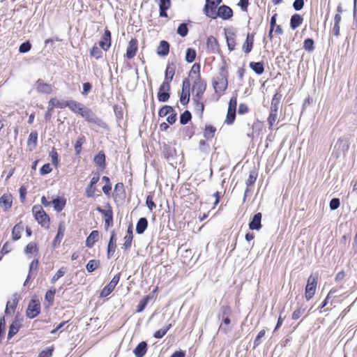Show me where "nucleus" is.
<instances>
[{"instance_id": "obj_1", "label": "nucleus", "mask_w": 357, "mask_h": 357, "mask_svg": "<svg viewBox=\"0 0 357 357\" xmlns=\"http://www.w3.org/2000/svg\"><path fill=\"white\" fill-rule=\"evenodd\" d=\"M232 310L229 305H222L218 314V320L221 321L219 326V331L227 334L231 331L230 326Z\"/></svg>"}, {"instance_id": "obj_2", "label": "nucleus", "mask_w": 357, "mask_h": 357, "mask_svg": "<svg viewBox=\"0 0 357 357\" xmlns=\"http://www.w3.org/2000/svg\"><path fill=\"white\" fill-rule=\"evenodd\" d=\"M228 86L227 70L225 62L220 68L218 75L213 80V86L215 93L224 92Z\"/></svg>"}, {"instance_id": "obj_3", "label": "nucleus", "mask_w": 357, "mask_h": 357, "mask_svg": "<svg viewBox=\"0 0 357 357\" xmlns=\"http://www.w3.org/2000/svg\"><path fill=\"white\" fill-rule=\"evenodd\" d=\"M282 96L280 92H277L271 100L270 114L267 119L270 128L273 126L278 119V112Z\"/></svg>"}, {"instance_id": "obj_4", "label": "nucleus", "mask_w": 357, "mask_h": 357, "mask_svg": "<svg viewBox=\"0 0 357 357\" xmlns=\"http://www.w3.org/2000/svg\"><path fill=\"white\" fill-rule=\"evenodd\" d=\"M32 212L35 220L43 227L48 229L50 227V217L43 210L41 205L36 204L32 208Z\"/></svg>"}, {"instance_id": "obj_5", "label": "nucleus", "mask_w": 357, "mask_h": 357, "mask_svg": "<svg viewBox=\"0 0 357 357\" xmlns=\"http://www.w3.org/2000/svg\"><path fill=\"white\" fill-rule=\"evenodd\" d=\"M89 123H93L100 128H107V123L99 118L90 108L85 107L80 115Z\"/></svg>"}, {"instance_id": "obj_6", "label": "nucleus", "mask_w": 357, "mask_h": 357, "mask_svg": "<svg viewBox=\"0 0 357 357\" xmlns=\"http://www.w3.org/2000/svg\"><path fill=\"white\" fill-rule=\"evenodd\" d=\"M206 89V82L199 77L196 78L192 84V91H195V93H193L192 96V101L204 100V93Z\"/></svg>"}, {"instance_id": "obj_7", "label": "nucleus", "mask_w": 357, "mask_h": 357, "mask_svg": "<svg viewBox=\"0 0 357 357\" xmlns=\"http://www.w3.org/2000/svg\"><path fill=\"white\" fill-rule=\"evenodd\" d=\"M105 207L106 208H102L98 206L96 207V211L102 215L105 222V229L108 230L109 228L114 225L113 211L109 203H107Z\"/></svg>"}, {"instance_id": "obj_8", "label": "nucleus", "mask_w": 357, "mask_h": 357, "mask_svg": "<svg viewBox=\"0 0 357 357\" xmlns=\"http://www.w3.org/2000/svg\"><path fill=\"white\" fill-rule=\"evenodd\" d=\"M233 10L227 5H221L218 7L217 11L215 13L211 18L216 19L218 17H220L223 20H230L233 17Z\"/></svg>"}, {"instance_id": "obj_9", "label": "nucleus", "mask_w": 357, "mask_h": 357, "mask_svg": "<svg viewBox=\"0 0 357 357\" xmlns=\"http://www.w3.org/2000/svg\"><path fill=\"white\" fill-rule=\"evenodd\" d=\"M317 284V278L313 275H310L307 281L305 289V296L307 301L310 300L315 294Z\"/></svg>"}, {"instance_id": "obj_10", "label": "nucleus", "mask_w": 357, "mask_h": 357, "mask_svg": "<svg viewBox=\"0 0 357 357\" xmlns=\"http://www.w3.org/2000/svg\"><path fill=\"white\" fill-rule=\"evenodd\" d=\"M222 0H206V3L203 8L204 14L208 17H211L218 8V6Z\"/></svg>"}, {"instance_id": "obj_11", "label": "nucleus", "mask_w": 357, "mask_h": 357, "mask_svg": "<svg viewBox=\"0 0 357 357\" xmlns=\"http://www.w3.org/2000/svg\"><path fill=\"white\" fill-rule=\"evenodd\" d=\"M40 312V303L39 301L32 298L27 307L26 315L29 319L36 317Z\"/></svg>"}, {"instance_id": "obj_12", "label": "nucleus", "mask_w": 357, "mask_h": 357, "mask_svg": "<svg viewBox=\"0 0 357 357\" xmlns=\"http://www.w3.org/2000/svg\"><path fill=\"white\" fill-rule=\"evenodd\" d=\"M171 86L167 82H163L159 87L158 92V100L160 102H167L170 98Z\"/></svg>"}, {"instance_id": "obj_13", "label": "nucleus", "mask_w": 357, "mask_h": 357, "mask_svg": "<svg viewBox=\"0 0 357 357\" xmlns=\"http://www.w3.org/2000/svg\"><path fill=\"white\" fill-rule=\"evenodd\" d=\"M120 276H121V274L119 273L113 277V278L109 282V283L107 284L103 288V289L101 291V292H100L101 297H106V296H109L112 292V291L114 290V289L115 288V287L119 282Z\"/></svg>"}, {"instance_id": "obj_14", "label": "nucleus", "mask_w": 357, "mask_h": 357, "mask_svg": "<svg viewBox=\"0 0 357 357\" xmlns=\"http://www.w3.org/2000/svg\"><path fill=\"white\" fill-rule=\"evenodd\" d=\"M100 180V174L98 172L96 173L94 176L91 179L89 184L87 185L85 190L86 197L88 198H91L94 197L95 192L96 191V185Z\"/></svg>"}, {"instance_id": "obj_15", "label": "nucleus", "mask_w": 357, "mask_h": 357, "mask_svg": "<svg viewBox=\"0 0 357 357\" xmlns=\"http://www.w3.org/2000/svg\"><path fill=\"white\" fill-rule=\"evenodd\" d=\"M66 231V227L64 222L61 221L59 222L58 226V230L57 234L56 236L54 237V239L52 241V246L54 249L57 248L60 246V243L61 242V240L63 239L64 236Z\"/></svg>"}, {"instance_id": "obj_16", "label": "nucleus", "mask_w": 357, "mask_h": 357, "mask_svg": "<svg viewBox=\"0 0 357 357\" xmlns=\"http://www.w3.org/2000/svg\"><path fill=\"white\" fill-rule=\"evenodd\" d=\"M112 44V33L108 29H105L99 42V45L104 51H107Z\"/></svg>"}, {"instance_id": "obj_17", "label": "nucleus", "mask_w": 357, "mask_h": 357, "mask_svg": "<svg viewBox=\"0 0 357 357\" xmlns=\"http://www.w3.org/2000/svg\"><path fill=\"white\" fill-rule=\"evenodd\" d=\"M116 248V234L115 230L110 232V238L107 245V257L110 259L114 255Z\"/></svg>"}, {"instance_id": "obj_18", "label": "nucleus", "mask_w": 357, "mask_h": 357, "mask_svg": "<svg viewBox=\"0 0 357 357\" xmlns=\"http://www.w3.org/2000/svg\"><path fill=\"white\" fill-rule=\"evenodd\" d=\"M114 200L116 202L122 201L126 198V192L124 189V185L123 183H117L114 186L113 193Z\"/></svg>"}, {"instance_id": "obj_19", "label": "nucleus", "mask_w": 357, "mask_h": 357, "mask_svg": "<svg viewBox=\"0 0 357 357\" xmlns=\"http://www.w3.org/2000/svg\"><path fill=\"white\" fill-rule=\"evenodd\" d=\"M138 49V41L136 38H132L128 43L126 50V56L128 59H132L137 53Z\"/></svg>"}, {"instance_id": "obj_20", "label": "nucleus", "mask_w": 357, "mask_h": 357, "mask_svg": "<svg viewBox=\"0 0 357 357\" xmlns=\"http://www.w3.org/2000/svg\"><path fill=\"white\" fill-rule=\"evenodd\" d=\"M261 218H262V214L261 213L259 212L255 213L252 218L251 219L250 222H249V229L251 230H257L259 231L261 229L262 225H261Z\"/></svg>"}, {"instance_id": "obj_21", "label": "nucleus", "mask_w": 357, "mask_h": 357, "mask_svg": "<svg viewBox=\"0 0 357 357\" xmlns=\"http://www.w3.org/2000/svg\"><path fill=\"white\" fill-rule=\"evenodd\" d=\"M36 89L39 93L50 94L52 92V86L51 84L43 82L40 79L36 82Z\"/></svg>"}, {"instance_id": "obj_22", "label": "nucleus", "mask_w": 357, "mask_h": 357, "mask_svg": "<svg viewBox=\"0 0 357 357\" xmlns=\"http://www.w3.org/2000/svg\"><path fill=\"white\" fill-rule=\"evenodd\" d=\"M85 105L81 102H79L74 100H68V107L74 113L78 114L81 115L84 109L85 108Z\"/></svg>"}, {"instance_id": "obj_23", "label": "nucleus", "mask_w": 357, "mask_h": 357, "mask_svg": "<svg viewBox=\"0 0 357 357\" xmlns=\"http://www.w3.org/2000/svg\"><path fill=\"white\" fill-rule=\"evenodd\" d=\"M148 349V344L145 341L139 342L133 350V354L136 357H144Z\"/></svg>"}, {"instance_id": "obj_24", "label": "nucleus", "mask_w": 357, "mask_h": 357, "mask_svg": "<svg viewBox=\"0 0 357 357\" xmlns=\"http://www.w3.org/2000/svg\"><path fill=\"white\" fill-rule=\"evenodd\" d=\"M176 66L174 63H169L167 66L164 82H167L169 84L172 81L175 75Z\"/></svg>"}, {"instance_id": "obj_25", "label": "nucleus", "mask_w": 357, "mask_h": 357, "mask_svg": "<svg viewBox=\"0 0 357 357\" xmlns=\"http://www.w3.org/2000/svg\"><path fill=\"white\" fill-rule=\"evenodd\" d=\"M169 47H170V45H169V43L165 40H162L160 42V44L157 48V54L158 55L160 56H165L167 55H168L169 52Z\"/></svg>"}, {"instance_id": "obj_26", "label": "nucleus", "mask_w": 357, "mask_h": 357, "mask_svg": "<svg viewBox=\"0 0 357 357\" xmlns=\"http://www.w3.org/2000/svg\"><path fill=\"white\" fill-rule=\"evenodd\" d=\"M0 204L3 206L4 211H7L12 207L13 197L10 194H3L0 198Z\"/></svg>"}, {"instance_id": "obj_27", "label": "nucleus", "mask_w": 357, "mask_h": 357, "mask_svg": "<svg viewBox=\"0 0 357 357\" xmlns=\"http://www.w3.org/2000/svg\"><path fill=\"white\" fill-rule=\"evenodd\" d=\"M54 208L57 212H61L66 204V199L63 197L58 196L52 201Z\"/></svg>"}, {"instance_id": "obj_28", "label": "nucleus", "mask_w": 357, "mask_h": 357, "mask_svg": "<svg viewBox=\"0 0 357 357\" xmlns=\"http://www.w3.org/2000/svg\"><path fill=\"white\" fill-rule=\"evenodd\" d=\"M176 150L174 148L165 144L162 149V155L167 161H171L174 159Z\"/></svg>"}, {"instance_id": "obj_29", "label": "nucleus", "mask_w": 357, "mask_h": 357, "mask_svg": "<svg viewBox=\"0 0 357 357\" xmlns=\"http://www.w3.org/2000/svg\"><path fill=\"white\" fill-rule=\"evenodd\" d=\"M254 36L249 33L247 35L246 40L243 45L242 50L245 54L250 53L253 47Z\"/></svg>"}, {"instance_id": "obj_30", "label": "nucleus", "mask_w": 357, "mask_h": 357, "mask_svg": "<svg viewBox=\"0 0 357 357\" xmlns=\"http://www.w3.org/2000/svg\"><path fill=\"white\" fill-rule=\"evenodd\" d=\"M99 232L98 230H93L88 236L86 240V246L91 248L93 247L95 243L98 241Z\"/></svg>"}, {"instance_id": "obj_31", "label": "nucleus", "mask_w": 357, "mask_h": 357, "mask_svg": "<svg viewBox=\"0 0 357 357\" xmlns=\"http://www.w3.org/2000/svg\"><path fill=\"white\" fill-rule=\"evenodd\" d=\"M225 38L227 41V45L228 47V49L230 52L234 50L235 46H236V40H235V33L234 32H229V33H227V30H225Z\"/></svg>"}, {"instance_id": "obj_32", "label": "nucleus", "mask_w": 357, "mask_h": 357, "mask_svg": "<svg viewBox=\"0 0 357 357\" xmlns=\"http://www.w3.org/2000/svg\"><path fill=\"white\" fill-rule=\"evenodd\" d=\"M303 22V18L300 14H294L290 19V27L295 30Z\"/></svg>"}, {"instance_id": "obj_33", "label": "nucleus", "mask_w": 357, "mask_h": 357, "mask_svg": "<svg viewBox=\"0 0 357 357\" xmlns=\"http://www.w3.org/2000/svg\"><path fill=\"white\" fill-rule=\"evenodd\" d=\"M148 227V220L146 218H140L136 225V232L142 234Z\"/></svg>"}, {"instance_id": "obj_34", "label": "nucleus", "mask_w": 357, "mask_h": 357, "mask_svg": "<svg viewBox=\"0 0 357 357\" xmlns=\"http://www.w3.org/2000/svg\"><path fill=\"white\" fill-rule=\"evenodd\" d=\"M250 68L257 74L261 75L264 72V62H254L251 61L249 64Z\"/></svg>"}, {"instance_id": "obj_35", "label": "nucleus", "mask_w": 357, "mask_h": 357, "mask_svg": "<svg viewBox=\"0 0 357 357\" xmlns=\"http://www.w3.org/2000/svg\"><path fill=\"white\" fill-rule=\"evenodd\" d=\"M21 324L18 321L15 320L12 322V324L9 326V331L8 333V339L10 340L12 338L15 334L17 333L20 328Z\"/></svg>"}, {"instance_id": "obj_36", "label": "nucleus", "mask_w": 357, "mask_h": 357, "mask_svg": "<svg viewBox=\"0 0 357 357\" xmlns=\"http://www.w3.org/2000/svg\"><path fill=\"white\" fill-rule=\"evenodd\" d=\"M105 154L103 151H100L93 159L94 162L96 165L100 167L101 168H105L106 162H105Z\"/></svg>"}, {"instance_id": "obj_37", "label": "nucleus", "mask_w": 357, "mask_h": 357, "mask_svg": "<svg viewBox=\"0 0 357 357\" xmlns=\"http://www.w3.org/2000/svg\"><path fill=\"white\" fill-rule=\"evenodd\" d=\"M24 227L21 222L16 224L12 230V238L13 241H18L21 238V232L23 231Z\"/></svg>"}, {"instance_id": "obj_38", "label": "nucleus", "mask_w": 357, "mask_h": 357, "mask_svg": "<svg viewBox=\"0 0 357 357\" xmlns=\"http://www.w3.org/2000/svg\"><path fill=\"white\" fill-rule=\"evenodd\" d=\"M151 298V296L150 295H147L145 296L142 299H141L137 306L136 312L140 313L143 312Z\"/></svg>"}, {"instance_id": "obj_39", "label": "nucleus", "mask_w": 357, "mask_h": 357, "mask_svg": "<svg viewBox=\"0 0 357 357\" xmlns=\"http://www.w3.org/2000/svg\"><path fill=\"white\" fill-rule=\"evenodd\" d=\"M17 303L18 300L16 298L13 300V302H10V301L7 302L4 312L6 316L11 314V310L13 312H15L17 305Z\"/></svg>"}, {"instance_id": "obj_40", "label": "nucleus", "mask_w": 357, "mask_h": 357, "mask_svg": "<svg viewBox=\"0 0 357 357\" xmlns=\"http://www.w3.org/2000/svg\"><path fill=\"white\" fill-rule=\"evenodd\" d=\"M216 131V128L212 125H206L204 131V137L207 139H212Z\"/></svg>"}, {"instance_id": "obj_41", "label": "nucleus", "mask_w": 357, "mask_h": 357, "mask_svg": "<svg viewBox=\"0 0 357 357\" xmlns=\"http://www.w3.org/2000/svg\"><path fill=\"white\" fill-rule=\"evenodd\" d=\"M218 40L214 36H210L207 38L206 47L208 50L214 52L218 47Z\"/></svg>"}, {"instance_id": "obj_42", "label": "nucleus", "mask_w": 357, "mask_h": 357, "mask_svg": "<svg viewBox=\"0 0 357 357\" xmlns=\"http://www.w3.org/2000/svg\"><path fill=\"white\" fill-rule=\"evenodd\" d=\"M192 102L195 105V112L199 116L200 118H202L205 107L204 100H199L198 101H192Z\"/></svg>"}, {"instance_id": "obj_43", "label": "nucleus", "mask_w": 357, "mask_h": 357, "mask_svg": "<svg viewBox=\"0 0 357 357\" xmlns=\"http://www.w3.org/2000/svg\"><path fill=\"white\" fill-rule=\"evenodd\" d=\"M51 106L63 109L65 107H68V100H59L56 98H51Z\"/></svg>"}, {"instance_id": "obj_44", "label": "nucleus", "mask_w": 357, "mask_h": 357, "mask_svg": "<svg viewBox=\"0 0 357 357\" xmlns=\"http://www.w3.org/2000/svg\"><path fill=\"white\" fill-rule=\"evenodd\" d=\"M192 119V114L189 110H185L181 114L179 117L180 123L181 125H186Z\"/></svg>"}, {"instance_id": "obj_45", "label": "nucleus", "mask_w": 357, "mask_h": 357, "mask_svg": "<svg viewBox=\"0 0 357 357\" xmlns=\"http://www.w3.org/2000/svg\"><path fill=\"white\" fill-rule=\"evenodd\" d=\"M196 55H197V53H196V51L195 49L191 48V47L187 48L186 52H185L186 62H188L189 63H192L195 60Z\"/></svg>"}, {"instance_id": "obj_46", "label": "nucleus", "mask_w": 357, "mask_h": 357, "mask_svg": "<svg viewBox=\"0 0 357 357\" xmlns=\"http://www.w3.org/2000/svg\"><path fill=\"white\" fill-rule=\"evenodd\" d=\"M100 266V261L96 259H91L89 261L86 266V268L89 273H92L96 271Z\"/></svg>"}, {"instance_id": "obj_47", "label": "nucleus", "mask_w": 357, "mask_h": 357, "mask_svg": "<svg viewBox=\"0 0 357 357\" xmlns=\"http://www.w3.org/2000/svg\"><path fill=\"white\" fill-rule=\"evenodd\" d=\"M236 115V110H231V109H227V116H226V119L225 121V123H226L227 125H231L235 121Z\"/></svg>"}, {"instance_id": "obj_48", "label": "nucleus", "mask_w": 357, "mask_h": 357, "mask_svg": "<svg viewBox=\"0 0 357 357\" xmlns=\"http://www.w3.org/2000/svg\"><path fill=\"white\" fill-rule=\"evenodd\" d=\"M172 324H168L167 326L160 328V330L155 331L153 334V337L156 339H160L163 337L167 331L172 328Z\"/></svg>"}, {"instance_id": "obj_49", "label": "nucleus", "mask_w": 357, "mask_h": 357, "mask_svg": "<svg viewBox=\"0 0 357 357\" xmlns=\"http://www.w3.org/2000/svg\"><path fill=\"white\" fill-rule=\"evenodd\" d=\"M258 172L257 170L253 169L250 172L248 178L245 181V184L248 187H250V185H253L257 178Z\"/></svg>"}, {"instance_id": "obj_50", "label": "nucleus", "mask_w": 357, "mask_h": 357, "mask_svg": "<svg viewBox=\"0 0 357 357\" xmlns=\"http://www.w3.org/2000/svg\"><path fill=\"white\" fill-rule=\"evenodd\" d=\"M103 52L101 49L97 47L96 45H93L90 50V56L95 57L96 59H99L102 57Z\"/></svg>"}, {"instance_id": "obj_51", "label": "nucleus", "mask_w": 357, "mask_h": 357, "mask_svg": "<svg viewBox=\"0 0 357 357\" xmlns=\"http://www.w3.org/2000/svg\"><path fill=\"white\" fill-rule=\"evenodd\" d=\"M56 294V289L54 288H51L48 289L45 295V299L47 301L50 305H52L54 301V296Z\"/></svg>"}, {"instance_id": "obj_52", "label": "nucleus", "mask_w": 357, "mask_h": 357, "mask_svg": "<svg viewBox=\"0 0 357 357\" xmlns=\"http://www.w3.org/2000/svg\"><path fill=\"white\" fill-rule=\"evenodd\" d=\"M174 108L170 106V105H164L162 106L159 112H158V116L160 117H165L166 116L167 114H171L172 112H174Z\"/></svg>"}, {"instance_id": "obj_53", "label": "nucleus", "mask_w": 357, "mask_h": 357, "mask_svg": "<svg viewBox=\"0 0 357 357\" xmlns=\"http://www.w3.org/2000/svg\"><path fill=\"white\" fill-rule=\"evenodd\" d=\"M85 142V137L84 135H81L77 139L75 144V150L76 155H79L82 151V146Z\"/></svg>"}, {"instance_id": "obj_54", "label": "nucleus", "mask_w": 357, "mask_h": 357, "mask_svg": "<svg viewBox=\"0 0 357 357\" xmlns=\"http://www.w3.org/2000/svg\"><path fill=\"white\" fill-rule=\"evenodd\" d=\"M38 248L36 243L33 242L29 243L24 248V253L26 255L32 254L33 252H38Z\"/></svg>"}, {"instance_id": "obj_55", "label": "nucleus", "mask_w": 357, "mask_h": 357, "mask_svg": "<svg viewBox=\"0 0 357 357\" xmlns=\"http://www.w3.org/2000/svg\"><path fill=\"white\" fill-rule=\"evenodd\" d=\"M177 33L181 37H185L188 33V24L183 22L177 28Z\"/></svg>"}, {"instance_id": "obj_56", "label": "nucleus", "mask_w": 357, "mask_h": 357, "mask_svg": "<svg viewBox=\"0 0 357 357\" xmlns=\"http://www.w3.org/2000/svg\"><path fill=\"white\" fill-rule=\"evenodd\" d=\"M195 134V129L192 126H186L183 130V137L184 139H190Z\"/></svg>"}, {"instance_id": "obj_57", "label": "nucleus", "mask_w": 357, "mask_h": 357, "mask_svg": "<svg viewBox=\"0 0 357 357\" xmlns=\"http://www.w3.org/2000/svg\"><path fill=\"white\" fill-rule=\"evenodd\" d=\"M303 48L309 52H311L314 50V43L312 38H306L303 42Z\"/></svg>"}, {"instance_id": "obj_58", "label": "nucleus", "mask_w": 357, "mask_h": 357, "mask_svg": "<svg viewBox=\"0 0 357 357\" xmlns=\"http://www.w3.org/2000/svg\"><path fill=\"white\" fill-rule=\"evenodd\" d=\"M66 268L61 267L60 269L57 271V272L54 275V276L51 279V283L54 284L59 279H60L61 277H63L66 272Z\"/></svg>"}, {"instance_id": "obj_59", "label": "nucleus", "mask_w": 357, "mask_h": 357, "mask_svg": "<svg viewBox=\"0 0 357 357\" xmlns=\"http://www.w3.org/2000/svg\"><path fill=\"white\" fill-rule=\"evenodd\" d=\"M190 92L181 91L180 93V102L183 105H187L190 102Z\"/></svg>"}, {"instance_id": "obj_60", "label": "nucleus", "mask_w": 357, "mask_h": 357, "mask_svg": "<svg viewBox=\"0 0 357 357\" xmlns=\"http://www.w3.org/2000/svg\"><path fill=\"white\" fill-rule=\"evenodd\" d=\"M37 140H38V132L36 131H32L29 136L28 138V145L31 146L33 144V147L36 146L37 144Z\"/></svg>"}, {"instance_id": "obj_61", "label": "nucleus", "mask_w": 357, "mask_h": 357, "mask_svg": "<svg viewBox=\"0 0 357 357\" xmlns=\"http://www.w3.org/2000/svg\"><path fill=\"white\" fill-rule=\"evenodd\" d=\"M31 47H32V45H31V43H30V41L26 40V41L22 43L20 45L19 52L22 53V54L26 53L29 51H30V50L31 49Z\"/></svg>"}, {"instance_id": "obj_62", "label": "nucleus", "mask_w": 357, "mask_h": 357, "mask_svg": "<svg viewBox=\"0 0 357 357\" xmlns=\"http://www.w3.org/2000/svg\"><path fill=\"white\" fill-rule=\"evenodd\" d=\"M306 307L303 305L299 306L294 310L292 314V319L296 320L301 317V316L305 312Z\"/></svg>"}, {"instance_id": "obj_63", "label": "nucleus", "mask_w": 357, "mask_h": 357, "mask_svg": "<svg viewBox=\"0 0 357 357\" xmlns=\"http://www.w3.org/2000/svg\"><path fill=\"white\" fill-rule=\"evenodd\" d=\"M50 156L51 157L53 165L56 168L59 165V155L55 148H52L50 153Z\"/></svg>"}, {"instance_id": "obj_64", "label": "nucleus", "mask_w": 357, "mask_h": 357, "mask_svg": "<svg viewBox=\"0 0 357 357\" xmlns=\"http://www.w3.org/2000/svg\"><path fill=\"white\" fill-rule=\"evenodd\" d=\"M265 333H266L265 330H261V331H259V333H258V335H257V337H255V339L254 340V342H253V348L254 349L257 348L258 346H259L261 344V339L264 337Z\"/></svg>"}]
</instances>
